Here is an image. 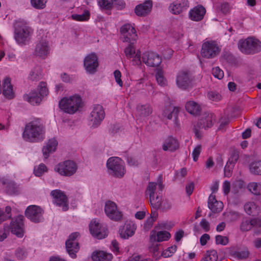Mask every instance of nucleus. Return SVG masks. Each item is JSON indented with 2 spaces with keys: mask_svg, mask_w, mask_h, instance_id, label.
<instances>
[{
  "mask_svg": "<svg viewBox=\"0 0 261 261\" xmlns=\"http://www.w3.org/2000/svg\"><path fill=\"white\" fill-rule=\"evenodd\" d=\"M45 125L40 119H36L25 125L22 133V138L26 142L38 143L45 139Z\"/></svg>",
  "mask_w": 261,
  "mask_h": 261,
  "instance_id": "obj_1",
  "label": "nucleus"
},
{
  "mask_svg": "<svg viewBox=\"0 0 261 261\" xmlns=\"http://www.w3.org/2000/svg\"><path fill=\"white\" fill-rule=\"evenodd\" d=\"M32 30L24 21H16L14 24V38L19 44H25L30 40Z\"/></svg>",
  "mask_w": 261,
  "mask_h": 261,
  "instance_id": "obj_2",
  "label": "nucleus"
},
{
  "mask_svg": "<svg viewBox=\"0 0 261 261\" xmlns=\"http://www.w3.org/2000/svg\"><path fill=\"white\" fill-rule=\"evenodd\" d=\"M82 98L78 95H74L69 98H63L59 102L61 109L69 114H74L82 108Z\"/></svg>",
  "mask_w": 261,
  "mask_h": 261,
  "instance_id": "obj_3",
  "label": "nucleus"
},
{
  "mask_svg": "<svg viewBox=\"0 0 261 261\" xmlns=\"http://www.w3.org/2000/svg\"><path fill=\"white\" fill-rule=\"evenodd\" d=\"M239 49L245 54H254L261 50V42L252 37L240 40L238 43Z\"/></svg>",
  "mask_w": 261,
  "mask_h": 261,
  "instance_id": "obj_4",
  "label": "nucleus"
},
{
  "mask_svg": "<svg viewBox=\"0 0 261 261\" xmlns=\"http://www.w3.org/2000/svg\"><path fill=\"white\" fill-rule=\"evenodd\" d=\"M107 166L109 174L116 177L121 178L125 173L126 170L124 163L119 158H109L107 161Z\"/></svg>",
  "mask_w": 261,
  "mask_h": 261,
  "instance_id": "obj_5",
  "label": "nucleus"
},
{
  "mask_svg": "<svg viewBox=\"0 0 261 261\" xmlns=\"http://www.w3.org/2000/svg\"><path fill=\"white\" fill-rule=\"evenodd\" d=\"M215 121V116L211 113H204L202 114L201 119L194 126L193 131L196 138H200L201 137V129H207L211 127L214 122Z\"/></svg>",
  "mask_w": 261,
  "mask_h": 261,
  "instance_id": "obj_6",
  "label": "nucleus"
},
{
  "mask_svg": "<svg viewBox=\"0 0 261 261\" xmlns=\"http://www.w3.org/2000/svg\"><path fill=\"white\" fill-rule=\"evenodd\" d=\"M220 51L221 48L215 41H207L202 45L201 55L205 58L213 59L217 57Z\"/></svg>",
  "mask_w": 261,
  "mask_h": 261,
  "instance_id": "obj_7",
  "label": "nucleus"
},
{
  "mask_svg": "<svg viewBox=\"0 0 261 261\" xmlns=\"http://www.w3.org/2000/svg\"><path fill=\"white\" fill-rule=\"evenodd\" d=\"M77 168V166L73 161L67 160L57 165L55 171L61 175L70 176L76 172Z\"/></svg>",
  "mask_w": 261,
  "mask_h": 261,
  "instance_id": "obj_8",
  "label": "nucleus"
},
{
  "mask_svg": "<svg viewBox=\"0 0 261 261\" xmlns=\"http://www.w3.org/2000/svg\"><path fill=\"white\" fill-rule=\"evenodd\" d=\"M79 236V233L77 232L71 233L68 239L66 242V248L69 255L73 258L76 257V253L79 250V243L76 238Z\"/></svg>",
  "mask_w": 261,
  "mask_h": 261,
  "instance_id": "obj_9",
  "label": "nucleus"
},
{
  "mask_svg": "<svg viewBox=\"0 0 261 261\" xmlns=\"http://www.w3.org/2000/svg\"><path fill=\"white\" fill-rule=\"evenodd\" d=\"M105 212L108 218L114 221L120 220L122 217V214L118 210L116 203L111 201L106 202Z\"/></svg>",
  "mask_w": 261,
  "mask_h": 261,
  "instance_id": "obj_10",
  "label": "nucleus"
},
{
  "mask_svg": "<svg viewBox=\"0 0 261 261\" xmlns=\"http://www.w3.org/2000/svg\"><path fill=\"white\" fill-rule=\"evenodd\" d=\"M25 215L32 221L38 223L42 221L43 218V210L35 205H32L27 207Z\"/></svg>",
  "mask_w": 261,
  "mask_h": 261,
  "instance_id": "obj_11",
  "label": "nucleus"
},
{
  "mask_svg": "<svg viewBox=\"0 0 261 261\" xmlns=\"http://www.w3.org/2000/svg\"><path fill=\"white\" fill-rule=\"evenodd\" d=\"M105 116V111L102 107L99 105H95L90 113V121L92 126H98L104 119Z\"/></svg>",
  "mask_w": 261,
  "mask_h": 261,
  "instance_id": "obj_12",
  "label": "nucleus"
},
{
  "mask_svg": "<svg viewBox=\"0 0 261 261\" xmlns=\"http://www.w3.org/2000/svg\"><path fill=\"white\" fill-rule=\"evenodd\" d=\"M142 62L149 67H158L162 62L160 56L153 51H146L142 57Z\"/></svg>",
  "mask_w": 261,
  "mask_h": 261,
  "instance_id": "obj_13",
  "label": "nucleus"
},
{
  "mask_svg": "<svg viewBox=\"0 0 261 261\" xmlns=\"http://www.w3.org/2000/svg\"><path fill=\"white\" fill-rule=\"evenodd\" d=\"M50 195L54 198V203L62 207L63 211L68 210V199L65 193L60 190H55L51 192Z\"/></svg>",
  "mask_w": 261,
  "mask_h": 261,
  "instance_id": "obj_14",
  "label": "nucleus"
},
{
  "mask_svg": "<svg viewBox=\"0 0 261 261\" xmlns=\"http://www.w3.org/2000/svg\"><path fill=\"white\" fill-rule=\"evenodd\" d=\"M91 234L94 237L102 239L107 236V229L96 220H92L89 224Z\"/></svg>",
  "mask_w": 261,
  "mask_h": 261,
  "instance_id": "obj_15",
  "label": "nucleus"
},
{
  "mask_svg": "<svg viewBox=\"0 0 261 261\" xmlns=\"http://www.w3.org/2000/svg\"><path fill=\"white\" fill-rule=\"evenodd\" d=\"M254 227L261 228V218L243 219L240 229L242 232H247L251 230Z\"/></svg>",
  "mask_w": 261,
  "mask_h": 261,
  "instance_id": "obj_16",
  "label": "nucleus"
},
{
  "mask_svg": "<svg viewBox=\"0 0 261 261\" xmlns=\"http://www.w3.org/2000/svg\"><path fill=\"white\" fill-rule=\"evenodd\" d=\"M124 54L127 59L133 58L132 62L134 65L139 66L141 64L140 51L136 53L133 43H130L124 49Z\"/></svg>",
  "mask_w": 261,
  "mask_h": 261,
  "instance_id": "obj_17",
  "label": "nucleus"
},
{
  "mask_svg": "<svg viewBox=\"0 0 261 261\" xmlns=\"http://www.w3.org/2000/svg\"><path fill=\"white\" fill-rule=\"evenodd\" d=\"M192 80V76L189 72L181 71L177 76L176 84L179 88L186 89L191 86Z\"/></svg>",
  "mask_w": 261,
  "mask_h": 261,
  "instance_id": "obj_18",
  "label": "nucleus"
},
{
  "mask_svg": "<svg viewBox=\"0 0 261 261\" xmlns=\"http://www.w3.org/2000/svg\"><path fill=\"white\" fill-rule=\"evenodd\" d=\"M23 217L18 216L12 219L10 224V229L12 233L18 237H22L23 235Z\"/></svg>",
  "mask_w": 261,
  "mask_h": 261,
  "instance_id": "obj_19",
  "label": "nucleus"
},
{
  "mask_svg": "<svg viewBox=\"0 0 261 261\" xmlns=\"http://www.w3.org/2000/svg\"><path fill=\"white\" fill-rule=\"evenodd\" d=\"M84 65L87 72L91 74L95 73L98 66L97 56L95 54H91L86 56Z\"/></svg>",
  "mask_w": 261,
  "mask_h": 261,
  "instance_id": "obj_20",
  "label": "nucleus"
},
{
  "mask_svg": "<svg viewBox=\"0 0 261 261\" xmlns=\"http://www.w3.org/2000/svg\"><path fill=\"white\" fill-rule=\"evenodd\" d=\"M189 6L188 0H175L170 5L169 10L172 14L177 15L187 10Z\"/></svg>",
  "mask_w": 261,
  "mask_h": 261,
  "instance_id": "obj_21",
  "label": "nucleus"
},
{
  "mask_svg": "<svg viewBox=\"0 0 261 261\" xmlns=\"http://www.w3.org/2000/svg\"><path fill=\"white\" fill-rule=\"evenodd\" d=\"M136 229V225L134 222L127 221L124 225L120 228L119 234L121 238L126 239L133 236Z\"/></svg>",
  "mask_w": 261,
  "mask_h": 261,
  "instance_id": "obj_22",
  "label": "nucleus"
},
{
  "mask_svg": "<svg viewBox=\"0 0 261 261\" xmlns=\"http://www.w3.org/2000/svg\"><path fill=\"white\" fill-rule=\"evenodd\" d=\"M206 10L202 6L194 7L189 11V18L193 21H199L203 18Z\"/></svg>",
  "mask_w": 261,
  "mask_h": 261,
  "instance_id": "obj_23",
  "label": "nucleus"
},
{
  "mask_svg": "<svg viewBox=\"0 0 261 261\" xmlns=\"http://www.w3.org/2000/svg\"><path fill=\"white\" fill-rule=\"evenodd\" d=\"M152 7L151 1H147L144 3L137 5L135 9L137 15L144 16L150 13Z\"/></svg>",
  "mask_w": 261,
  "mask_h": 261,
  "instance_id": "obj_24",
  "label": "nucleus"
},
{
  "mask_svg": "<svg viewBox=\"0 0 261 261\" xmlns=\"http://www.w3.org/2000/svg\"><path fill=\"white\" fill-rule=\"evenodd\" d=\"M58 142L54 138L50 139L42 148V153L45 159H47L50 153L55 152L57 149Z\"/></svg>",
  "mask_w": 261,
  "mask_h": 261,
  "instance_id": "obj_25",
  "label": "nucleus"
},
{
  "mask_svg": "<svg viewBox=\"0 0 261 261\" xmlns=\"http://www.w3.org/2000/svg\"><path fill=\"white\" fill-rule=\"evenodd\" d=\"M48 46L45 40L40 41L36 45L35 54L36 56L45 58L48 54Z\"/></svg>",
  "mask_w": 261,
  "mask_h": 261,
  "instance_id": "obj_26",
  "label": "nucleus"
},
{
  "mask_svg": "<svg viewBox=\"0 0 261 261\" xmlns=\"http://www.w3.org/2000/svg\"><path fill=\"white\" fill-rule=\"evenodd\" d=\"M208 208L215 213L220 212L223 208V203L216 199L215 196L211 195L208 200Z\"/></svg>",
  "mask_w": 261,
  "mask_h": 261,
  "instance_id": "obj_27",
  "label": "nucleus"
},
{
  "mask_svg": "<svg viewBox=\"0 0 261 261\" xmlns=\"http://www.w3.org/2000/svg\"><path fill=\"white\" fill-rule=\"evenodd\" d=\"M10 82V79L7 77L4 80L3 85V94L6 98L9 99H12L14 97L13 87Z\"/></svg>",
  "mask_w": 261,
  "mask_h": 261,
  "instance_id": "obj_28",
  "label": "nucleus"
},
{
  "mask_svg": "<svg viewBox=\"0 0 261 261\" xmlns=\"http://www.w3.org/2000/svg\"><path fill=\"white\" fill-rule=\"evenodd\" d=\"M178 147L179 144L177 140L172 137H169L165 140L163 145V149L164 151H173L177 149Z\"/></svg>",
  "mask_w": 261,
  "mask_h": 261,
  "instance_id": "obj_29",
  "label": "nucleus"
},
{
  "mask_svg": "<svg viewBox=\"0 0 261 261\" xmlns=\"http://www.w3.org/2000/svg\"><path fill=\"white\" fill-rule=\"evenodd\" d=\"M137 116L140 118L148 116L152 113V109L148 104H139L137 107Z\"/></svg>",
  "mask_w": 261,
  "mask_h": 261,
  "instance_id": "obj_30",
  "label": "nucleus"
},
{
  "mask_svg": "<svg viewBox=\"0 0 261 261\" xmlns=\"http://www.w3.org/2000/svg\"><path fill=\"white\" fill-rule=\"evenodd\" d=\"M179 111V108H178L172 106H168L164 110L163 115L169 120H171L173 118L174 121H175L177 119Z\"/></svg>",
  "mask_w": 261,
  "mask_h": 261,
  "instance_id": "obj_31",
  "label": "nucleus"
},
{
  "mask_svg": "<svg viewBox=\"0 0 261 261\" xmlns=\"http://www.w3.org/2000/svg\"><path fill=\"white\" fill-rule=\"evenodd\" d=\"M23 98L32 105H38L42 101L41 97L35 91L31 92L29 94H25Z\"/></svg>",
  "mask_w": 261,
  "mask_h": 261,
  "instance_id": "obj_32",
  "label": "nucleus"
},
{
  "mask_svg": "<svg viewBox=\"0 0 261 261\" xmlns=\"http://www.w3.org/2000/svg\"><path fill=\"white\" fill-rule=\"evenodd\" d=\"M185 108L188 112L193 115H198L201 110L200 106L194 101L187 102Z\"/></svg>",
  "mask_w": 261,
  "mask_h": 261,
  "instance_id": "obj_33",
  "label": "nucleus"
},
{
  "mask_svg": "<svg viewBox=\"0 0 261 261\" xmlns=\"http://www.w3.org/2000/svg\"><path fill=\"white\" fill-rule=\"evenodd\" d=\"M112 257L113 256L111 253L104 251L95 252L92 255V259L93 261H110Z\"/></svg>",
  "mask_w": 261,
  "mask_h": 261,
  "instance_id": "obj_34",
  "label": "nucleus"
},
{
  "mask_svg": "<svg viewBox=\"0 0 261 261\" xmlns=\"http://www.w3.org/2000/svg\"><path fill=\"white\" fill-rule=\"evenodd\" d=\"M170 237V234L166 231H160L158 232L156 234L155 231H152L150 235L151 239H154L159 242L167 241Z\"/></svg>",
  "mask_w": 261,
  "mask_h": 261,
  "instance_id": "obj_35",
  "label": "nucleus"
},
{
  "mask_svg": "<svg viewBox=\"0 0 261 261\" xmlns=\"http://www.w3.org/2000/svg\"><path fill=\"white\" fill-rule=\"evenodd\" d=\"M42 75L41 68L39 66L36 65L30 70L28 78L32 81H38L41 79Z\"/></svg>",
  "mask_w": 261,
  "mask_h": 261,
  "instance_id": "obj_36",
  "label": "nucleus"
},
{
  "mask_svg": "<svg viewBox=\"0 0 261 261\" xmlns=\"http://www.w3.org/2000/svg\"><path fill=\"white\" fill-rule=\"evenodd\" d=\"M245 212L250 215L258 213L259 208L254 202H248L244 206Z\"/></svg>",
  "mask_w": 261,
  "mask_h": 261,
  "instance_id": "obj_37",
  "label": "nucleus"
},
{
  "mask_svg": "<svg viewBox=\"0 0 261 261\" xmlns=\"http://www.w3.org/2000/svg\"><path fill=\"white\" fill-rule=\"evenodd\" d=\"M247 188L251 193L255 195H261V182H250L247 186Z\"/></svg>",
  "mask_w": 261,
  "mask_h": 261,
  "instance_id": "obj_38",
  "label": "nucleus"
},
{
  "mask_svg": "<svg viewBox=\"0 0 261 261\" xmlns=\"http://www.w3.org/2000/svg\"><path fill=\"white\" fill-rule=\"evenodd\" d=\"M249 169L252 174L261 175V160L251 163Z\"/></svg>",
  "mask_w": 261,
  "mask_h": 261,
  "instance_id": "obj_39",
  "label": "nucleus"
},
{
  "mask_svg": "<svg viewBox=\"0 0 261 261\" xmlns=\"http://www.w3.org/2000/svg\"><path fill=\"white\" fill-rule=\"evenodd\" d=\"M150 202L151 205L154 209L158 210L161 207L162 203V198L158 196L155 197V195L150 196Z\"/></svg>",
  "mask_w": 261,
  "mask_h": 261,
  "instance_id": "obj_40",
  "label": "nucleus"
},
{
  "mask_svg": "<svg viewBox=\"0 0 261 261\" xmlns=\"http://www.w3.org/2000/svg\"><path fill=\"white\" fill-rule=\"evenodd\" d=\"M217 255L216 251H206L204 256L201 258V261H217Z\"/></svg>",
  "mask_w": 261,
  "mask_h": 261,
  "instance_id": "obj_41",
  "label": "nucleus"
},
{
  "mask_svg": "<svg viewBox=\"0 0 261 261\" xmlns=\"http://www.w3.org/2000/svg\"><path fill=\"white\" fill-rule=\"evenodd\" d=\"M71 17L73 19L76 21L87 20L89 18V12L88 11H85L82 14H73Z\"/></svg>",
  "mask_w": 261,
  "mask_h": 261,
  "instance_id": "obj_42",
  "label": "nucleus"
},
{
  "mask_svg": "<svg viewBox=\"0 0 261 261\" xmlns=\"http://www.w3.org/2000/svg\"><path fill=\"white\" fill-rule=\"evenodd\" d=\"M32 6L36 9H43L46 6L47 0H31Z\"/></svg>",
  "mask_w": 261,
  "mask_h": 261,
  "instance_id": "obj_43",
  "label": "nucleus"
},
{
  "mask_svg": "<svg viewBox=\"0 0 261 261\" xmlns=\"http://www.w3.org/2000/svg\"><path fill=\"white\" fill-rule=\"evenodd\" d=\"M120 31L122 36L130 31L133 36H134V37H135V29L129 24L123 25L121 28Z\"/></svg>",
  "mask_w": 261,
  "mask_h": 261,
  "instance_id": "obj_44",
  "label": "nucleus"
},
{
  "mask_svg": "<svg viewBox=\"0 0 261 261\" xmlns=\"http://www.w3.org/2000/svg\"><path fill=\"white\" fill-rule=\"evenodd\" d=\"M249 252L248 251H235L232 254V256L240 259H245L248 257Z\"/></svg>",
  "mask_w": 261,
  "mask_h": 261,
  "instance_id": "obj_45",
  "label": "nucleus"
},
{
  "mask_svg": "<svg viewBox=\"0 0 261 261\" xmlns=\"http://www.w3.org/2000/svg\"><path fill=\"white\" fill-rule=\"evenodd\" d=\"M177 250V246L173 245L170 247L168 248L166 250L164 251L162 255L164 257H170L174 254Z\"/></svg>",
  "mask_w": 261,
  "mask_h": 261,
  "instance_id": "obj_46",
  "label": "nucleus"
},
{
  "mask_svg": "<svg viewBox=\"0 0 261 261\" xmlns=\"http://www.w3.org/2000/svg\"><path fill=\"white\" fill-rule=\"evenodd\" d=\"M234 166V165L227 162L224 169V175L225 177H230L231 176Z\"/></svg>",
  "mask_w": 261,
  "mask_h": 261,
  "instance_id": "obj_47",
  "label": "nucleus"
},
{
  "mask_svg": "<svg viewBox=\"0 0 261 261\" xmlns=\"http://www.w3.org/2000/svg\"><path fill=\"white\" fill-rule=\"evenodd\" d=\"M47 171V168L44 164H41L39 166L34 168V172L36 176H40L45 171Z\"/></svg>",
  "mask_w": 261,
  "mask_h": 261,
  "instance_id": "obj_48",
  "label": "nucleus"
},
{
  "mask_svg": "<svg viewBox=\"0 0 261 261\" xmlns=\"http://www.w3.org/2000/svg\"><path fill=\"white\" fill-rule=\"evenodd\" d=\"M156 80L158 83L161 86H164L166 84V80L164 79L162 71L159 70L156 73Z\"/></svg>",
  "mask_w": 261,
  "mask_h": 261,
  "instance_id": "obj_49",
  "label": "nucleus"
},
{
  "mask_svg": "<svg viewBox=\"0 0 261 261\" xmlns=\"http://www.w3.org/2000/svg\"><path fill=\"white\" fill-rule=\"evenodd\" d=\"M216 244L226 245L228 243V239L227 237L217 235L215 237Z\"/></svg>",
  "mask_w": 261,
  "mask_h": 261,
  "instance_id": "obj_50",
  "label": "nucleus"
},
{
  "mask_svg": "<svg viewBox=\"0 0 261 261\" xmlns=\"http://www.w3.org/2000/svg\"><path fill=\"white\" fill-rule=\"evenodd\" d=\"M208 98L213 101H218L221 99V95L217 92L211 91L207 93Z\"/></svg>",
  "mask_w": 261,
  "mask_h": 261,
  "instance_id": "obj_51",
  "label": "nucleus"
},
{
  "mask_svg": "<svg viewBox=\"0 0 261 261\" xmlns=\"http://www.w3.org/2000/svg\"><path fill=\"white\" fill-rule=\"evenodd\" d=\"M46 84L44 82H40L39 85V95L41 97H43L44 96L47 95L48 93V90L46 88Z\"/></svg>",
  "mask_w": 261,
  "mask_h": 261,
  "instance_id": "obj_52",
  "label": "nucleus"
},
{
  "mask_svg": "<svg viewBox=\"0 0 261 261\" xmlns=\"http://www.w3.org/2000/svg\"><path fill=\"white\" fill-rule=\"evenodd\" d=\"M137 38V35L135 31V37H134L130 32H128L123 35V41L124 42H130L132 41H135Z\"/></svg>",
  "mask_w": 261,
  "mask_h": 261,
  "instance_id": "obj_53",
  "label": "nucleus"
},
{
  "mask_svg": "<svg viewBox=\"0 0 261 261\" xmlns=\"http://www.w3.org/2000/svg\"><path fill=\"white\" fill-rule=\"evenodd\" d=\"M212 74L215 77L218 78V79H222L224 76L223 71L219 67L213 68Z\"/></svg>",
  "mask_w": 261,
  "mask_h": 261,
  "instance_id": "obj_54",
  "label": "nucleus"
},
{
  "mask_svg": "<svg viewBox=\"0 0 261 261\" xmlns=\"http://www.w3.org/2000/svg\"><path fill=\"white\" fill-rule=\"evenodd\" d=\"M16 257L19 259H22L27 255V252L24 248H18L15 252Z\"/></svg>",
  "mask_w": 261,
  "mask_h": 261,
  "instance_id": "obj_55",
  "label": "nucleus"
},
{
  "mask_svg": "<svg viewBox=\"0 0 261 261\" xmlns=\"http://www.w3.org/2000/svg\"><path fill=\"white\" fill-rule=\"evenodd\" d=\"M201 146L200 145H198L194 148L193 150L192 155L193 156V160L195 162H196L198 159L199 155L201 151Z\"/></svg>",
  "mask_w": 261,
  "mask_h": 261,
  "instance_id": "obj_56",
  "label": "nucleus"
},
{
  "mask_svg": "<svg viewBox=\"0 0 261 261\" xmlns=\"http://www.w3.org/2000/svg\"><path fill=\"white\" fill-rule=\"evenodd\" d=\"M239 156V152L237 151H233L227 162L234 165L238 160Z\"/></svg>",
  "mask_w": 261,
  "mask_h": 261,
  "instance_id": "obj_57",
  "label": "nucleus"
},
{
  "mask_svg": "<svg viewBox=\"0 0 261 261\" xmlns=\"http://www.w3.org/2000/svg\"><path fill=\"white\" fill-rule=\"evenodd\" d=\"M156 184L155 182H149L147 188V192H148L149 194V197L153 196L154 195V191L156 189Z\"/></svg>",
  "mask_w": 261,
  "mask_h": 261,
  "instance_id": "obj_58",
  "label": "nucleus"
},
{
  "mask_svg": "<svg viewBox=\"0 0 261 261\" xmlns=\"http://www.w3.org/2000/svg\"><path fill=\"white\" fill-rule=\"evenodd\" d=\"M200 226L205 232H208L210 230V224L208 221L202 219L200 222Z\"/></svg>",
  "mask_w": 261,
  "mask_h": 261,
  "instance_id": "obj_59",
  "label": "nucleus"
},
{
  "mask_svg": "<svg viewBox=\"0 0 261 261\" xmlns=\"http://www.w3.org/2000/svg\"><path fill=\"white\" fill-rule=\"evenodd\" d=\"M114 75L115 78V80L116 83L120 86L122 87L123 86V82L121 80V72L119 70H116L114 72Z\"/></svg>",
  "mask_w": 261,
  "mask_h": 261,
  "instance_id": "obj_60",
  "label": "nucleus"
},
{
  "mask_svg": "<svg viewBox=\"0 0 261 261\" xmlns=\"http://www.w3.org/2000/svg\"><path fill=\"white\" fill-rule=\"evenodd\" d=\"M154 221H155L154 220H153L152 218H148L146 220V221H145V222L144 223V228L147 230H149L151 228V227H152V226L153 224V222Z\"/></svg>",
  "mask_w": 261,
  "mask_h": 261,
  "instance_id": "obj_61",
  "label": "nucleus"
},
{
  "mask_svg": "<svg viewBox=\"0 0 261 261\" xmlns=\"http://www.w3.org/2000/svg\"><path fill=\"white\" fill-rule=\"evenodd\" d=\"M210 239V236L207 233L203 234L200 238V242L202 246L206 245L207 241Z\"/></svg>",
  "mask_w": 261,
  "mask_h": 261,
  "instance_id": "obj_62",
  "label": "nucleus"
},
{
  "mask_svg": "<svg viewBox=\"0 0 261 261\" xmlns=\"http://www.w3.org/2000/svg\"><path fill=\"white\" fill-rule=\"evenodd\" d=\"M230 183L227 180L224 181L223 184V190L225 194H228L230 191Z\"/></svg>",
  "mask_w": 261,
  "mask_h": 261,
  "instance_id": "obj_63",
  "label": "nucleus"
},
{
  "mask_svg": "<svg viewBox=\"0 0 261 261\" xmlns=\"http://www.w3.org/2000/svg\"><path fill=\"white\" fill-rule=\"evenodd\" d=\"M145 215L146 213L145 211H139L135 214V217L138 220H142L145 217Z\"/></svg>",
  "mask_w": 261,
  "mask_h": 261,
  "instance_id": "obj_64",
  "label": "nucleus"
}]
</instances>
